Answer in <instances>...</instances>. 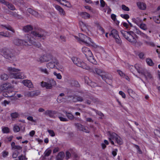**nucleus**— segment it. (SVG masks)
<instances>
[{"mask_svg": "<svg viewBox=\"0 0 160 160\" xmlns=\"http://www.w3.org/2000/svg\"><path fill=\"white\" fill-rule=\"evenodd\" d=\"M32 39H33L32 37ZM31 35L27 34L25 36V40L23 41L18 38L14 39L13 41L14 44L17 46H31L32 45H36L37 47H39L41 46V44L38 42L36 43L34 41L32 42Z\"/></svg>", "mask_w": 160, "mask_h": 160, "instance_id": "1", "label": "nucleus"}, {"mask_svg": "<svg viewBox=\"0 0 160 160\" xmlns=\"http://www.w3.org/2000/svg\"><path fill=\"white\" fill-rule=\"evenodd\" d=\"M45 31L41 28H35V31H32L31 34H30L31 35V38H32V37L33 38V39L31 38V39L32 40V41H34L36 43L38 42L41 44L39 42H36L35 38H38L39 39H42L44 40L45 38ZM39 40H40V39H39ZM33 45L35 47L38 48H40L41 46H41L39 47H37L36 45Z\"/></svg>", "mask_w": 160, "mask_h": 160, "instance_id": "2", "label": "nucleus"}, {"mask_svg": "<svg viewBox=\"0 0 160 160\" xmlns=\"http://www.w3.org/2000/svg\"><path fill=\"white\" fill-rule=\"evenodd\" d=\"M96 73L100 76L102 80L109 85H110L112 78V76L109 73L105 72L100 69L96 68L95 69Z\"/></svg>", "mask_w": 160, "mask_h": 160, "instance_id": "3", "label": "nucleus"}, {"mask_svg": "<svg viewBox=\"0 0 160 160\" xmlns=\"http://www.w3.org/2000/svg\"><path fill=\"white\" fill-rule=\"evenodd\" d=\"M7 70L10 72V76L12 78L22 79L24 78L22 73L20 72H15L20 71V69L12 67H9Z\"/></svg>", "mask_w": 160, "mask_h": 160, "instance_id": "4", "label": "nucleus"}, {"mask_svg": "<svg viewBox=\"0 0 160 160\" xmlns=\"http://www.w3.org/2000/svg\"><path fill=\"white\" fill-rule=\"evenodd\" d=\"M1 52L3 53V55L6 58L11 61H14L16 60L15 54L14 50L4 48L2 50Z\"/></svg>", "mask_w": 160, "mask_h": 160, "instance_id": "5", "label": "nucleus"}, {"mask_svg": "<svg viewBox=\"0 0 160 160\" xmlns=\"http://www.w3.org/2000/svg\"><path fill=\"white\" fill-rule=\"evenodd\" d=\"M121 33L123 37L129 42L135 43L136 39L135 38V34L133 31H127L124 30L121 31Z\"/></svg>", "mask_w": 160, "mask_h": 160, "instance_id": "6", "label": "nucleus"}, {"mask_svg": "<svg viewBox=\"0 0 160 160\" xmlns=\"http://www.w3.org/2000/svg\"><path fill=\"white\" fill-rule=\"evenodd\" d=\"M71 59L73 63L77 66L86 70H88L90 69V67L79 58L76 57H73Z\"/></svg>", "mask_w": 160, "mask_h": 160, "instance_id": "7", "label": "nucleus"}, {"mask_svg": "<svg viewBox=\"0 0 160 160\" xmlns=\"http://www.w3.org/2000/svg\"><path fill=\"white\" fill-rule=\"evenodd\" d=\"M79 38L77 36H75V38L76 39L78 38L80 42H82L87 46L90 45L91 43H93L91 38L86 35L82 33H79Z\"/></svg>", "mask_w": 160, "mask_h": 160, "instance_id": "8", "label": "nucleus"}, {"mask_svg": "<svg viewBox=\"0 0 160 160\" xmlns=\"http://www.w3.org/2000/svg\"><path fill=\"white\" fill-rule=\"evenodd\" d=\"M52 58V55L50 53H47L37 58V61L38 62L43 63L48 62Z\"/></svg>", "mask_w": 160, "mask_h": 160, "instance_id": "9", "label": "nucleus"}, {"mask_svg": "<svg viewBox=\"0 0 160 160\" xmlns=\"http://www.w3.org/2000/svg\"><path fill=\"white\" fill-rule=\"evenodd\" d=\"M75 126L80 131H82L87 133H89V130L87 129V128L86 127L83 126L80 123H76Z\"/></svg>", "mask_w": 160, "mask_h": 160, "instance_id": "10", "label": "nucleus"}, {"mask_svg": "<svg viewBox=\"0 0 160 160\" xmlns=\"http://www.w3.org/2000/svg\"><path fill=\"white\" fill-rule=\"evenodd\" d=\"M0 2L8 6V8L11 10H15V8L13 4L6 2L5 0H0Z\"/></svg>", "mask_w": 160, "mask_h": 160, "instance_id": "11", "label": "nucleus"}, {"mask_svg": "<svg viewBox=\"0 0 160 160\" xmlns=\"http://www.w3.org/2000/svg\"><path fill=\"white\" fill-rule=\"evenodd\" d=\"M118 135L116 133L114 132H112L110 133L108 138L112 145H114V143L113 140H114L115 141L116 138L118 137Z\"/></svg>", "mask_w": 160, "mask_h": 160, "instance_id": "12", "label": "nucleus"}, {"mask_svg": "<svg viewBox=\"0 0 160 160\" xmlns=\"http://www.w3.org/2000/svg\"><path fill=\"white\" fill-rule=\"evenodd\" d=\"M82 51L86 57L92 55V53L91 51L87 47H83L82 48Z\"/></svg>", "mask_w": 160, "mask_h": 160, "instance_id": "13", "label": "nucleus"}, {"mask_svg": "<svg viewBox=\"0 0 160 160\" xmlns=\"http://www.w3.org/2000/svg\"><path fill=\"white\" fill-rule=\"evenodd\" d=\"M85 82L86 83L92 87H94L98 86L97 83L89 80L88 77L85 78Z\"/></svg>", "mask_w": 160, "mask_h": 160, "instance_id": "14", "label": "nucleus"}, {"mask_svg": "<svg viewBox=\"0 0 160 160\" xmlns=\"http://www.w3.org/2000/svg\"><path fill=\"white\" fill-rule=\"evenodd\" d=\"M40 92L39 91H32L27 92L25 94L26 97H33L39 95Z\"/></svg>", "mask_w": 160, "mask_h": 160, "instance_id": "15", "label": "nucleus"}, {"mask_svg": "<svg viewBox=\"0 0 160 160\" xmlns=\"http://www.w3.org/2000/svg\"><path fill=\"white\" fill-rule=\"evenodd\" d=\"M15 94V93L12 90H8L3 92L2 95L5 97H13Z\"/></svg>", "mask_w": 160, "mask_h": 160, "instance_id": "16", "label": "nucleus"}, {"mask_svg": "<svg viewBox=\"0 0 160 160\" xmlns=\"http://www.w3.org/2000/svg\"><path fill=\"white\" fill-rule=\"evenodd\" d=\"M57 113V112L56 111H52L51 110H47L44 112V114L46 115H48L51 118H54V115Z\"/></svg>", "mask_w": 160, "mask_h": 160, "instance_id": "17", "label": "nucleus"}, {"mask_svg": "<svg viewBox=\"0 0 160 160\" xmlns=\"http://www.w3.org/2000/svg\"><path fill=\"white\" fill-rule=\"evenodd\" d=\"M49 82L50 83L47 82V84H46L45 88L47 89H51L53 85L55 86L56 85V81L53 79L49 80Z\"/></svg>", "mask_w": 160, "mask_h": 160, "instance_id": "18", "label": "nucleus"}, {"mask_svg": "<svg viewBox=\"0 0 160 160\" xmlns=\"http://www.w3.org/2000/svg\"><path fill=\"white\" fill-rule=\"evenodd\" d=\"M132 67L133 68H135L138 72L140 74H141L145 69L144 68L142 67L141 66L138 64H136L134 66H132Z\"/></svg>", "mask_w": 160, "mask_h": 160, "instance_id": "19", "label": "nucleus"}, {"mask_svg": "<svg viewBox=\"0 0 160 160\" xmlns=\"http://www.w3.org/2000/svg\"><path fill=\"white\" fill-rule=\"evenodd\" d=\"M55 7L56 9L59 12V13L61 16H64L66 14V13L63 8L58 5H56Z\"/></svg>", "mask_w": 160, "mask_h": 160, "instance_id": "20", "label": "nucleus"}, {"mask_svg": "<svg viewBox=\"0 0 160 160\" xmlns=\"http://www.w3.org/2000/svg\"><path fill=\"white\" fill-rule=\"evenodd\" d=\"M11 146L12 149V150H15L18 151L20 152L22 151V147L18 145H16L15 143L14 142H12L11 143Z\"/></svg>", "mask_w": 160, "mask_h": 160, "instance_id": "21", "label": "nucleus"}, {"mask_svg": "<svg viewBox=\"0 0 160 160\" xmlns=\"http://www.w3.org/2000/svg\"><path fill=\"white\" fill-rule=\"evenodd\" d=\"M141 74L144 75L147 79H150L152 77L151 74L145 69H144Z\"/></svg>", "mask_w": 160, "mask_h": 160, "instance_id": "22", "label": "nucleus"}, {"mask_svg": "<svg viewBox=\"0 0 160 160\" xmlns=\"http://www.w3.org/2000/svg\"><path fill=\"white\" fill-rule=\"evenodd\" d=\"M22 83L23 84L29 88H32L33 87V84L32 82L30 80H24L22 81Z\"/></svg>", "mask_w": 160, "mask_h": 160, "instance_id": "23", "label": "nucleus"}, {"mask_svg": "<svg viewBox=\"0 0 160 160\" xmlns=\"http://www.w3.org/2000/svg\"><path fill=\"white\" fill-rule=\"evenodd\" d=\"M57 61L56 62H53L51 61L50 62L48 63L47 64L46 66L48 68H54L56 66V65H57Z\"/></svg>", "mask_w": 160, "mask_h": 160, "instance_id": "24", "label": "nucleus"}, {"mask_svg": "<svg viewBox=\"0 0 160 160\" xmlns=\"http://www.w3.org/2000/svg\"><path fill=\"white\" fill-rule=\"evenodd\" d=\"M79 24L80 27L82 31H85L86 29H88L87 24L82 21H80Z\"/></svg>", "mask_w": 160, "mask_h": 160, "instance_id": "25", "label": "nucleus"}, {"mask_svg": "<svg viewBox=\"0 0 160 160\" xmlns=\"http://www.w3.org/2000/svg\"><path fill=\"white\" fill-rule=\"evenodd\" d=\"M27 10L30 13L32 14L36 17H39L40 16L38 12L32 10L31 8H28Z\"/></svg>", "mask_w": 160, "mask_h": 160, "instance_id": "26", "label": "nucleus"}, {"mask_svg": "<svg viewBox=\"0 0 160 160\" xmlns=\"http://www.w3.org/2000/svg\"><path fill=\"white\" fill-rule=\"evenodd\" d=\"M79 15L84 19H88L90 17V14L86 12H82L79 13Z\"/></svg>", "mask_w": 160, "mask_h": 160, "instance_id": "27", "label": "nucleus"}, {"mask_svg": "<svg viewBox=\"0 0 160 160\" xmlns=\"http://www.w3.org/2000/svg\"><path fill=\"white\" fill-rule=\"evenodd\" d=\"M111 35L114 38L119 37V36L118 31L114 29L112 30L109 34V36H111Z\"/></svg>", "mask_w": 160, "mask_h": 160, "instance_id": "28", "label": "nucleus"}, {"mask_svg": "<svg viewBox=\"0 0 160 160\" xmlns=\"http://www.w3.org/2000/svg\"><path fill=\"white\" fill-rule=\"evenodd\" d=\"M137 5L138 8L141 10H144L146 8V4L143 2H138Z\"/></svg>", "mask_w": 160, "mask_h": 160, "instance_id": "29", "label": "nucleus"}, {"mask_svg": "<svg viewBox=\"0 0 160 160\" xmlns=\"http://www.w3.org/2000/svg\"><path fill=\"white\" fill-rule=\"evenodd\" d=\"M136 33L138 35H140L143 38H145L147 39H149V38L147 35L142 32L139 30H136Z\"/></svg>", "mask_w": 160, "mask_h": 160, "instance_id": "30", "label": "nucleus"}, {"mask_svg": "<svg viewBox=\"0 0 160 160\" xmlns=\"http://www.w3.org/2000/svg\"><path fill=\"white\" fill-rule=\"evenodd\" d=\"M64 153L62 151L59 152L56 157V160H63Z\"/></svg>", "mask_w": 160, "mask_h": 160, "instance_id": "31", "label": "nucleus"}, {"mask_svg": "<svg viewBox=\"0 0 160 160\" xmlns=\"http://www.w3.org/2000/svg\"><path fill=\"white\" fill-rule=\"evenodd\" d=\"M88 60L91 63L94 64H96L97 63V62L93 57L92 54V55L88 56V57H86Z\"/></svg>", "mask_w": 160, "mask_h": 160, "instance_id": "32", "label": "nucleus"}, {"mask_svg": "<svg viewBox=\"0 0 160 160\" xmlns=\"http://www.w3.org/2000/svg\"><path fill=\"white\" fill-rule=\"evenodd\" d=\"M33 29L32 26L31 25H28L23 27V30L25 32H28Z\"/></svg>", "mask_w": 160, "mask_h": 160, "instance_id": "33", "label": "nucleus"}, {"mask_svg": "<svg viewBox=\"0 0 160 160\" xmlns=\"http://www.w3.org/2000/svg\"><path fill=\"white\" fill-rule=\"evenodd\" d=\"M132 20L134 22L136 23L138 26L142 22V20L139 17H137L136 18H133Z\"/></svg>", "mask_w": 160, "mask_h": 160, "instance_id": "34", "label": "nucleus"}, {"mask_svg": "<svg viewBox=\"0 0 160 160\" xmlns=\"http://www.w3.org/2000/svg\"><path fill=\"white\" fill-rule=\"evenodd\" d=\"M11 36V34L8 31L6 32H0V38H1V37H9Z\"/></svg>", "mask_w": 160, "mask_h": 160, "instance_id": "35", "label": "nucleus"}, {"mask_svg": "<svg viewBox=\"0 0 160 160\" xmlns=\"http://www.w3.org/2000/svg\"><path fill=\"white\" fill-rule=\"evenodd\" d=\"M115 142L119 145H122L123 143L122 139L118 135V137L116 138Z\"/></svg>", "mask_w": 160, "mask_h": 160, "instance_id": "36", "label": "nucleus"}, {"mask_svg": "<svg viewBox=\"0 0 160 160\" xmlns=\"http://www.w3.org/2000/svg\"><path fill=\"white\" fill-rule=\"evenodd\" d=\"M0 78L1 80L5 81L8 79L9 76L8 74L3 73L0 75Z\"/></svg>", "mask_w": 160, "mask_h": 160, "instance_id": "37", "label": "nucleus"}, {"mask_svg": "<svg viewBox=\"0 0 160 160\" xmlns=\"http://www.w3.org/2000/svg\"><path fill=\"white\" fill-rule=\"evenodd\" d=\"M146 62L147 64L150 66H152L154 65V63L152 60L149 58H147L146 59Z\"/></svg>", "mask_w": 160, "mask_h": 160, "instance_id": "38", "label": "nucleus"}, {"mask_svg": "<svg viewBox=\"0 0 160 160\" xmlns=\"http://www.w3.org/2000/svg\"><path fill=\"white\" fill-rule=\"evenodd\" d=\"M2 131L3 133H8L10 132V129L8 127L2 128Z\"/></svg>", "mask_w": 160, "mask_h": 160, "instance_id": "39", "label": "nucleus"}, {"mask_svg": "<svg viewBox=\"0 0 160 160\" xmlns=\"http://www.w3.org/2000/svg\"><path fill=\"white\" fill-rule=\"evenodd\" d=\"M83 98L81 97H76L75 96L74 98L73 102H76L78 101L82 102L83 101Z\"/></svg>", "mask_w": 160, "mask_h": 160, "instance_id": "40", "label": "nucleus"}, {"mask_svg": "<svg viewBox=\"0 0 160 160\" xmlns=\"http://www.w3.org/2000/svg\"><path fill=\"white\" fill-rule=\"evenodd\" d=\"M71 84L72 86L76 87H79L80 86V85L78 82L75 80H72Z\"/></svg>", "mask_w": 160, "mask_h": 160, "instance_id": "41", "label": "nucleus"}, {"mask_svg": "<svg viewBox=\"0 0 160 160\" xmlns=\"http://www.w3.org/2000/svg\"><path fill=\"white\" fill-rule=\"evenodd\" d=\"M141 29L144 30H146L147 29V26L146 24L141 22L140 24L138 26Z\"/></svg>", "mask_w": 160, "mask_h": 160, "instance_id": "42", "label": "nucleus"}, {"mask_svg": "<svg viewBox=\"0 0 160 160\" xmlns=\"http://www.w3.org/2000/svg\"><path fill=\"white\" fill-rule=\"evenodd\" d=\"M66 115L68 118L70 120H73L74 117L73 115L71 113L66 112Z\"/></svg>", "mask_w": 160, "mask_h": 160, "instance_id": "43", "label": "nucleus"}, {"mask_svg": "<svg viewBox=\"0 0 160 160\" xmlns=\"http://www.w3.org/2000/svg\"><path fill=\"white\" fill-rule=\"evenodd\" d=\"M39 69L41 72L47 74H48V72L46 68H43L41 67L39 68Z\"/></svg>", "mask_w": 160, "mask_h": 160, "instance_id": "44", "label": "nucleus"}, {"mask_svg": "<svg viewBox=\"0 0 160 160\" xmlns=\"http://www.w3.org/2000/svg\"><path fill=\"white\" fill-rule=\"evenodd\" d=\"M11 117L12 118H16L19 116V114L17 112H13L11 113Z\"/></svg>", "mask_w": 160, "mask_h": 160, "instance_id": "45", "label": "nucleus"}, {"mask_svg": "<svg viewBox=\"0 0 160 160\" xmlns=\"http://www.w3.org/2000/svg\"><path fill=\"white\" fill-rule=\"evenodd\" d=\"M114 38L115 39V41L116 42L117 44H118L119 45H121L122 43V40H121V38H120L119 36V37L115 38Z\"/></svg>", "mask_w": 160, "mask_h": 160, "instance_id": "46", "label": "nucleus"}, {"mask_svg": "<svg viewBox=\"0 0 160 160\" xmlns=\"http://www.w3.org/2000/svg\"><path fill=\"white\" fill-rule=\"evenodd\" d=\"M20 152L18 151L15 150L13 152L12 154V158H16L18 157V155L20 153Z\"/></svg>", "mask_w": 160, "mask_h": 160, "instance_id": "47", "label": "nucleus"}, {"mask_svg": "<svg viewBox=\"0 0 160 160\" xmlns=\"http://www.w3.org/2000/svg\"><path fill=\"white\" fill-rule=\"evenodd\" d=\"M64 96V94L63 93H62L60 94L59 96L58 97L57 99V101L58 103H61L62 102V100L60 99V98H61V97Z\"/></svg>", "mask_w": 160, "mask_h": 160, "instance_id": "48", "label": "nucleus"}, {"mask_svg": "<svg viewBox=\"0 0 160 160\" xmlns=\"http://www.w3.org/2000/svg\"><path fill=\"white\" fill-rule=\"evenodd\" d=\"M134 147L137 150V152H138L139 154H141L142 153V152L140 149L139 146L135 144H134Z\"/></svg>", "mask_w": 160, "mask_h": 160, "instance_id": "49", "label": "nucleus"}, {"mask_svg": "<svg viewBox=\"0 0 160 160\" xmlns=\"http://www.w3.org/2000/svg\"><path fill=\"white\" fill-rule=\"evenodd\" d=\"M2 26L4 27L5 28L7 29L12 31L13 32H14V30L12 28V27L10 25H8L7 26H4L3 25H2Z\"/></svg>", "mask_w": 160, "mask_h": 160, "instance_id": "50", "label": "nucleus"}, {"mask_svg": "<svg viewBox=\"0 0 160 160\" xmlns=\"http://www.w3.org/2000/svg\"><path fill=\"white\" fill-rule=\"evenodd\" d=\"M97 26L98 29L101 31L102 34L105 33L104 29L99 24H98Z\"/></svg>", "mask_w": 160, "mask_h": 160, "instance_id": "51", "label": "nucleus"}, {"mask_svg": "<svg viewBox=\"0 0 160 160\" xmlns=\"http://www.w3.org/2000/svg\"><path fill=\"white\" fill-rule=\"evenodd\" d=\"M120 16L122 18L125 19H128L129 18V16L128 14H121Z\"/></svg>", "mask_w": 160, "mask_h": 160, "instance_id": "52", "label": "nucleus"}, {"mask_svg": "<svg viewBox=\"0 0 160 160\" xmlns=\"http://www.w3.org/2000/svg\"><path fill=\"white\" fill-rule=\"evenodd\" d=\"M13 131L14 132H18L20 131V128L18 126H14L13 128Z\"/></svg>", "mask_w": 160, "mask_h": 160, "instance_id": "53", "label": "nucleus"}, {"mask_svg": "<svg viewBox=\"0 0 160 160\" xmlns=\"http://www.w3.org/2000/svg\"><path fill=\"white\" fill-rule=\"evenodd\" d=\"M48 132L51 137H53L55 136V133L53 130L49 129L48 130Z\"/></svg>", "mask_w": 160, "mask_h": 160, "instance_id": "54", "label": "nucleus"}, {"mask_svg": "<svg viewBox=\"0 0 160 160\" xmlns=\"http://www.w3.org/2000/svg\"><path fill=\"white\" fill-rule=\"evenodd\" d=\"M145 43L147 44L150 46L152 47H154L155 46V44L154 43L152 42H150L147 41H144Z\"/></svg>", "mask_w": 160, "mask_h": 160, "instance_id": "55", "label": "nucleus"}, {"mask_svg": "<svg viewBox=\"0 0 160 160\" xmlns=\"http://www.w3.org/2000/svg\"><path fill=\"white\" fill-rule=\"evenodd\" d=\"M122 9L125 11H129L130 10L129 8L124 5H122Z\"/></svg>", "mask_w": 160, "mask_h": 160, "instance_id": "56", "label": "nucleus"}, {"mask_svg": "<svg viewBox=\"0 0 160 160\" xmlns=\"http://www.w3.org/2000/svg\"><path fill=\"white\" fill-rule=\"evenodd\" d=\"M53 74L55 76H56L57 79H61L62 78V76L60 73H57L56 72H54Z\"/></svg>", "mask_w": 160, "mask_h": 160, "instance_id": "57", "label": "nucleus"}, {"mask_svg": "<svg viewBox=\"0 0 160 160\" xmlns=\"http://www.w3.org/2000/svg\"><path fill=\"white\" fill-rule=\"evenodd\" d=\"M117 72L118 73L121 77H124L125 76V74L123 72L119 70H118L117 71Z\"/></svg>", "mask_w": 160, "mask_h": 160, "instance_id": "58", "label": "nucleus"}, {"mask_svg": "<svg viewBox=\"0 0 160 160\" xmlns=\"http://www.w3.org/2000/svg\"><path fill=\"white\" fill-rule=\"evenodd\" d=\"M128 94L130 96L133 95L135 93L131 89H128Z\"/></svg>", "mask_w": 160, "mask_h": 160, "instance_id": "59", "label": "nucleus"}, {"mask_svg": "<svg viewBox=\"0 0 160 160\" xmlns=\"http://www.w3.org/2000/svg\"><path fill=\"white\" fill-rule=\"evenodd\" d=\"M52 152V150L51 149L46 151L45 152V155L46 156H48L50 155Z\"/></svg>", "mask_w": 160, "mask_h": 160, "instance_id": "60", "label": "nucleus"}, {"mask_svg": "<svg viewBox=\"0 0 160 160\" xmlns=\"http://www.w3.org/2000/svg\"><path fill=\"white\" fill-rule=\"evenodd\" d=\"M66 157L67 159H68L71 156V154L68 151H67L66 152Z\"/></svg>", "mask_w": 160, "mask_h": 160, "instance_id": "61", "label": "nucleus"}, {"mask_svg": "<svg viewBox=\"0 0 160 160\" xmlns=\"http://www.w3.org/2000/svg\"><path fill=\"white\" fill-rule=\"evenodd\" d=\"M27 119L30 121H32V122H36V120H34L33 119V118L32 116H29L27 118Z\"/></svg>", "mask_w": 160, "mask_h": 160, "instance_id": "62", "label": "nucleus"}, {"mask_svg": "<svg viewBox=\"0 0 160 160\" xmlns=\"http://www.w3.org/2000/svg\"><path fill=\"white\" fill-rule=\"evenodd\" d=\"M154 19L156 23H160V18L159 16V17H158L157 18H156V17L154 18Z\"/></svg>", "mask_w": 160, "mask_h": 160, "instance_id": "63", "label": "nucleus"}, {"mask_svg": "<svg viewBox=\"0 0 160 160\" xmlns=\"http://www.w3.org/2000/svg\"><path fill=\"white\" fill-rule=\"evenodd\" d=\"M2 154L3 157H6L8 155V152L7 151H4L2 152Z\"/></svg>", "mask_w": 160, "mask_h": 160, "instance_id": "64", "label": "nucleus"}]
</instances>
